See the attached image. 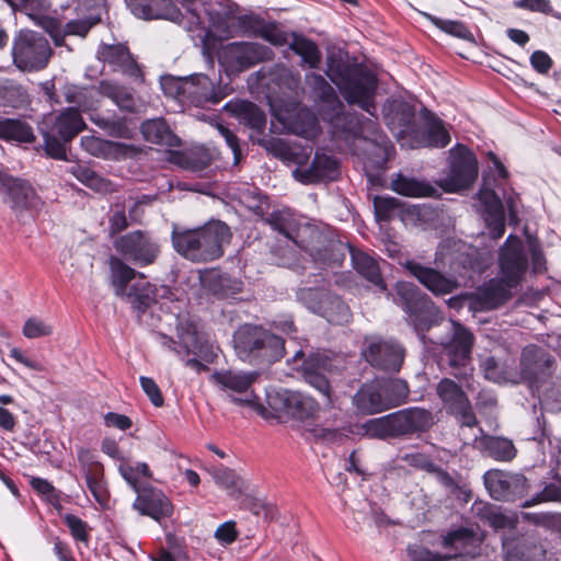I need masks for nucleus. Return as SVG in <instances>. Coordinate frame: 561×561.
Segmentation results:
<instances>
[{
  "label": "nucleus",
  "mask_w": 561,
  "mask_h": 561,
  "mask_svg": "<svg viewBox=\"0 0 561 561\" xmlns=\"http://www.w3.org/2000/svg\"><path fill=\"white\" fill-rule=\"evenodd\" d=\"M382 383V390L390 399V409L404 402L409 394V389L405 381L396 380H380Z\"/></svg>",
  "instance_id": "obj_55"
},
{
  "label": "nucleus",
  "mask_w": 561,
  "mask_h": 561,
  "mask_svg": "<svg viewBox=\"0 0 561 561\" xmlns=\"http://www.w3.org/2000/svg\"><path fill=\"white\" fill-rule=\"evenodd\" d=\"M515 286L508 285L505 278L500 276V278L491 279L479 289V298L484 308L494 309L510 297V289Z\"/></svg>",
  "instance_id": "obj_37"
},
{
  "label": "nucleus",
  "mask_w": 561,
  "mask_h": 561,
  "mask_svg": "<svg viewBox=\"0 0 561 561\" xmlns=\"http://www.w3.org/2000/svg\"><path fill=\"white\" fill-rule=\"evenodd\" d=\"M78 460L84 477L104 472L102 463L96 459V456L88 449H79Z\"/></svg>",
  "instance_id": "obj_61"
},
{
  "label": "nucleus",
  "mask_w": 561,
  "mask_h": 561,
  "mask_svg": "<svg viewBox=\"0 0 561 561\" xmlns=\"http://www.w3.org/2000/svg\"><path fill=\"white\" fill-rule=\"evenodd\" d=\"M408 553L411 561H448L453 559L451 554L435 553L420 546L409 547Z\"/></svg>",
  "instance_id": "obj_64"
},
{
  "label": "nucleus",
  "mask_w": 561,
  "mask_h": 561,
  "mask_svg": "<svg viewBox=\"0 0 561 561\" xmlns=\"http://www.w3.org/2000/svg\"><path fill=\"white\" fill-rule=\"evenodd\" d=\"M225 110L236 117L240 124L262 133L266 125L265 113L255 104L248 101H231Z\"/></svg>",
  "instance_id": "obj_29"
},
{
  "label": "nucleus",
  "mask_w": 561,
  "mask_h": 561,
  "mask_svg": "<svg viewBox=\"0 0 561 561\" xmlns=\"http://www.w3.org/2000/svg\"><path fill=\"white\" fill-rule=\"evenodd\" d=\"M53 55L48 39L41 33L20 31L13 39L12 57L18 69L25 72L43 70Z\"/></svg>",
  "instance_id": "obj_5"
},
{
  "label": "nucleus",
  "mask_w": 561,
  "mask_h": 561,
  "mask_svg": "<svg viewBox=\"0 0 561 561\" xmlns=\"http://www.w3.org/2000/svg\"><path fill=\"white\" fill-rule=\"evenodd\" d=\"M284 409L297 419L314 417L319 412V404L313 398L297 391H285L282 394Z\"/></svg>",
  "instance_id": "obj_31"
},
{
  "label": "nucleus",
  "mask_w": 561,
  "mask_h": 561,
  "mask_svg": "<svg viewBox=\"0 0 561 561\" xmlns=\"http://www.w3.org/2000/svg\"><path fill=\"white\" fill-rule=\"evenodd\" d=\"M327 75L337 85L341 94L348 103L357 104L364 111L374 115L377 79L370 70L359 65H331Z\"/></svg>",
  "instance_id": "obj_3"
},
{
  "label": "nucleus",
  "mask_w": 561,
  "mask_h": 561,
  "mask_svg": "<svg viewBox=\"0 0 561 561\" xmlns=\"http://www.w3.org/2000/svg\"><path fill=\"white\" fill-rule=\"evenodd\" d=\"M133 507L141 515L149 516L158 522L173 513V505L170 500L160 490L151 486H147L137 494Z\"/></svg>",
  "instance_id": "obj_23"
},
{
  "label": "nucleus",
  "mask_w": 561,
  "mask_h": 561,
  "mask_svg": "<svg viewBox=\"0 0 561 561\" xmlns=\"http://www.w3.org/2000/svg\"><path fill=\"white\" fill-rule=\"evenodd\" d=\"M267 222L275 231L294 241L301 219L297 218L290 210L284 209L272 213Z\"/></svg>",
  "instance_id": "obj_41"
},
{
  "label": "nucleus",
  "mask_w": 561,
  "mask_h": 561,
  "mask_svg": "<svg viewBox=\"0 0 561 561\" xmlns=\"http://www.w3.org/2000/svg\"><path fill=\"white\" fill-rule=\"evenodd\" d=\"M527 264L523 242L517 237L510 236L500 250V276L504 277L508 285H517L527 270Z\"/></svg>",
  "instance_id": "obj_14"
},
{
  "label": "nucleus",
  "mask_w": 561,
  "mask_h": 561,
  "mask_svg": "<svg viewBox=\"0 0 561 561\" xmlns=\"http://www.w3.org/2000/svg\"><path fill=\"white\" fill-rule=\"evenodd\" d=\"M102 0H91L88 7L89 14L83 15L81 19L71 20L64 26L62 33L53 34V39L56 46H62L65 36L76 35L85 37L89 31L101 21Z\"/></svg>",
  "instance_id": "obj_26"
},
{
  "label": "nucleus",
  "mask_w": 561,
  "mask_h": 561,
  "mask_svg": "<svg viewBox=\"0 0 561 561\" xmlns=\"http://www.w3.org/2000/svg\"><path fill=\"white\" fill-rule=\"evenodd\" d=\"M98 92L110 99L121 110L133 111L136 106V101L133 93L125 87L111 80L100 81Z\"/></svg>",
  "instance_id": "obj_38"
},
{
  "label": "nucleus",
  "mask_w": 561,
  "mask_h": 561,
  "mask_svg": "<svg viewBox=\"0 0 561 561\" xmlns=\"http://www.w3.org/2000/svg\"><path fill=\"white\" fill-rule=\"evenodd\" d=\"M257 377L259 374L256 371L227 369L215 371L211 379L222 390L229 392V397L233 402L262 408L256 403L257 397L251 389Z\"/></svg>",
  "instance_id": "obj_11"
},
{
  "label": "nucleus",
  "mask_w": 561,
  "mask_h": 561,
  "mask_svg": "<svg viewBox=\"0 0 561 561\" xmlns=\"http://www.w3.org/2000/svg\"><path fill=\"white\" fill-rule=\"evenodd\" d=\"M390 187L396 193L408 197H431L437 193V190L430 183L401 173L391 179Z\"/></svg>",
  "instance_id": "obj_34"
},
{
  "label": "nucleus",
  "mask_w": 561,
  "mask_h": 561,
  "mask_svg": "<svg viewBox=\"0 0 561 561\" xmlns=\"http://www.w3.org/2000/svg\"><path fill=\"white\" fill-rule=\"evenodd\" d=\"M427 145L431 147L443 148L450 141V136L446 130L443 122L438 118H433L428 122L427 130Z\"/></svg>",
  "instance_id": "obj_52"
},
{
  "label": "nucleus",
  "mask_w": 561,
  "mask_h": 561,
  "mask_svg": "<svg viewBox=\"0 0 561 561\" xmlns=\"http://www.w3.org/2000/svg\"><path fill=\"white\" fill-rule=\"evenodd\" d=\"M391 414L394 438H412L427 432L434 424L433 415L422 408H408Z\"/></svg>",
  "instance_id": "obj_16"
},
{
  "label": "nucleus",
  "mask_w": 561,
  "mask_h": 561,
  "mask_svg": "<svg viewBox=\"0 0 561 561\" xmlns=\"http://www.w3.org/2000/svg\"><path fill=\"white\" fill-rule=\"evenodd\" d=\"M141 134L147 141L169 147L179 146L180 139L170 130L162 118L148 119L141 125Z\"/></svg>",
  "instance_id": "obj_36"
},
{
  "label": "nucleus",
  "mask_w": 561,
  "mask_h": 561,
  "mask_svg": "<svg viewBox=\"0 0 561 561\" xmlns=\"http://www.w3.org/2000/svg\"><path fill=\"white\" fill-rule=\"evenodd\" d=\"M318 313L335 324L347 323L351 318L348 306L340 297L330 293H328L325 301Z\"/></svg>",
  "instance_id": "obj_42"
},
{
  "label": "nucleus",
  "mask_w": 561,
  "mask_h": 561,
  "mask_svg": "<svg viewBox=\"0 0 561 561\" xmlns=\"http://www.w3.org/2000/svg\"><path fill=\"white\" fill-rule=\"evenodd\" d=\"M432 21L438 28H440L447 34H450L461 39L472 38L471 32L467 28V26L463 23L459 21L440 20L437 18H433Z\"/></svg>",
  "instance_id": "obj_59"
},
{
  "label": "nucleus",
  "mask_w": 561,
  "mask_h": 561,
  "mask_svg": "<svg viewBox=\"0 0 561 561\" xmlns=\"http://www.w3.org/2000/svg\"><path fill=\"white\" fill-rule=\"evenodd\" d=\"M273 51L259 43L234 42L221 48L218 55L220 64L230 73H239L259 62L271 60Z\"/></svg>",
  "instance_id": "obj_8"
},
{
  "label": "nucleus",
  "mask_w": 561,
  "mask_h": 561,
  "mask_svg": "<svg viewBox=\"0 0 561 561\" xmlns=\"http://www.w3.org/2000/svg\"><path fill=\"white\" fill-rule=\"evenodd\" d=\"M329 291L319 288H300L297 298L312 312L318 313Z\"/></svg>",
  "instance_id": "obj_53"
},
{
  "label": "nucleus",
  "mask_w": 561,
  "mask_h": 561,
  "mask_svg": "<svg viewBox=\"0 0 561 561\" xmlns=\"http://www.w3.org/2000/svg\"><path fill=\"white\" fill-rule=\"evenodd\" d=\"M8 194L16 208H26L35 205L36 194L32 186L20 179L8 181Z\"/></svg>",
  "instance_id": "obj_44"
},
{
  "label": "nucleus",
  "mask_w": 561,
  "mask_h": 561,
  "mask_svg": "<svg viewBox=\"0 0 561 561\" xmlns=\"http://www.w3.org/2000/svg\"><path fill=\"white\" fill-rule=\"evenodd\" d=\"M403 266L412 276L417 278L422 285L435 295L449 294L457 286L455 280L447 278L436 270L423 266L415 261H407Z\"/></svg>",
  "instance_id": "obj_25"
},
{
  "label": "nucleus",
  "mask_w": 561,
  "mask_h": 561,
  "mask_svg": "<svg viewBox=\"0 0 561 561\" xmlns=\"http://www.w3.org/2000/svg\"><path fill=\"white\" fill-rule=\"evenodd\" d=\"M312 436L322 443H342L345 438L351 437L352 435L348 433L347 427H343L341 430L336 428H325L322 426H314L310 430Z\"/></svg>",
  "instance_id": "obj_58"
},
{
  "label": "nucleus",
  "mask_w": 561,
  "mask_h": 561,
  "mask_svg": "<svg viewBox=\"0 0 561 561\" xmlns=\"http://www.w3.org/2000/svg\"><path fill=\"white\" fill-rule=\"evenodd\" d=\"M354 136L369 140L380 147H386L387 144L386 136L379 129L377 123L371 118H367L366 121L360 122L354 131Z\"/></svg>",
  "instance_id": "obj_50"
},
{
  "label": "nucleus",
  "mask_w": 561,
  "mask_h": 561,
  "mask_svg": "<svg viewBox=\"0 0 561 561\" xmlns=\"http://www.w3.org/2000/svg\"><path fill=\"white\" fill-rule=\"evenodd\" d=\"M110 265L115 295L117 297H124L129 290V282L135 278L137 273L118 257H111Z\"/></svg>",
  "instance_id": "obj_43"
},
{
  "label": "nucleus",
  "mask_w": 561,
  "mask_h": 561,
  "mask_svg": "<svg viewBox=\"0 0 561 561\" xmlns=\"http://www.w3.org/2000/svg\"><path fill=\"white\" fill-rule=\"evenodd\" d=\"M175 251L192 262H209L224 254V245L230 241L231 232L222 221H210L196 229L172 231Z\"/></svg>",
  "instance_id": "obj_1"
},
{
  "label": "nucleus",
  "mask_w": 561,
  "mask_h": 561,
  "mask_svg": "<svg viewBox=\"0 0 561 561\" xmlns=\"http://www.w3.org/2000/svg\"><path fill=\"white\" fill-rule=\"evenodd\" d=\"M81 146L92 156L106 157L114 149L119 148L122 145L118 142L104 140L95 136H84L81 138Z\"/></svg>",
  "instance_id": "obj_49"
},
{
  "label": "nucleus",
  "mask_w": 561,
  "mask_h": 561,
  "mask_svg": "<svg viewBox=\"0 0 561 561\" xmlns=\"http://www.w3.org/2000/svg\"><path fill=\"white\" fill-rule=\"evenodd\" d=\"M238 356L245 362L272 363L284 355V341L262 327L244 324L233 335Z\"/></svg>",
  "instance_id": "obj_4"
},
{
  "label": "nucleus",
  "mask_w": 561,
  "mask_h": 561,
  "mask_svg": "<svg viewBox=\"0 0 561 561\" xmlns=\"http://www.w3.org/2000/svg\"><path fill=\"white\" fill-rule=\"evenodd\" d=\"M84 128L85 123L80 112L75 107H70L55 117L51 131L56 133L61 140L70 141Z\"/></svg>",
  "instance_id": "obj_32"
},
{
  "label": "nucleus",
  "mask_w": 561,
  "mask_h": 561,
  "mask_svg": "<svg viewBox=\"0 0 561 561\" xmlns=\"http://www.w3.org/2000/svg\"><path fill=\"white\" fill-rule=\"evenodd\" d=\"M505 561H525L540 560L543 549L535 540H504L503 541Z\"/></svg>",
  "instance_id": "obj_33"
},
{
  "label": "nucleus",
  "mask_w": 561,
  "mask_h": 561,
  "mask_svg": "<svg viewBox=\"0 0 561 561\" xmlns=\"http://www.w3.org/2000/svg\"><path fill=\"white\" fill-rule=\"evenodd\" d=\"M93 89H84L76 85H67L64 88V98L68 103L76 104L82 111H90L95 108V102L90 100L93 94Z\"/></svg>",
  "instance_id": "obj_48"
},
{
  "label": "nucleus",
  "mask_w": 561,
  "mask_h": 561,
  "mask_svg": "<svg viewBox=\"0 0 561 561\" xmlns=\"http://www.w3.org/2000/svg\"><path fill=\"white\" fill-rule=\"evenodd\" d=\"M483 480L490 495L497 501H514L526 492L527 480L523 474L489 470Z\"/></svg>",
  "instance_id": "obj_15"
},
{
  "label": "nucleus",
  "mask_w": 561,
  "mask_h": 561,
  "mask_svg": "<svg viewBox=\"0 0 561 561\" xmlns=\"http://www.w3.org/2000/svg\"><path fill=\"white\" fill-rule=\"evenodd\" d=\"M266 148L275 156L290 160L297 164L293 176L302 184H316L323 181H333L337 176V160L332 156L316 152L309 163V153L297 152L282 139H272Z\"/></svg>",
  "instance_id": "obj_2"
},
{
  "label": "nucleus",
  "mask_w": 561,
  "mask_h": 561,
  "mask_svg": "<svg viewBox=\"0 0 561 561\" xmlns=\"http://www.w3.org/2000/svg\"><path fill=\"white\" fill-rule=\"evenodd\" d=\"M552 357L541 347L535 345L526 346L520 355V378L530 387L550 376Z\"/></svg>",
  "instance_id": "obj_17"
},
{
  "label": "nucleus",
  "mask_w": 561,
  "mask_h": 561,
  "mask_svg": "<svg viewBox=\"0 0 561 561\" xmlns=\"http://www.w3.org/2000/svg\"><path fill=\"white\" fill-rule=\"evenodd\" d=\"M131 13L142 20L164 19L182 22L181 11L171 0H125Z\"/></svg>",
  "instance_id": "obj_22"
},
{
  "label": "nucleus",
  "mask_w": 561,
  "mask_h": 561,
  "mask_svg": "<svg viewBox=\"0 0 561 561\" xmlns=\"http://www.w3.org/2000/svg\"><path fill=\"white\" fill-rule=\"evenodd\" d=\"M53 333V327L38 318H30L23 327V334L27 339H38Z\"/></svg>",
  "instance_id": "obj_60"
},
{
  "label": "nucleus",
  "mask_w": 561,
  "mask_h": 561,
  "mask_svg": "<svg viewBox=\"0 0 561 561\" xmlns=\"http://www.w3.org/2000/svg\"><path fill=\"white\" fill-rule=\"evenodd\" d=\"M278 119L288 131L306 139H313L320 130L317 117L307 108H297L294 115H280Z\"/></svg>",
  "instance_id": "obj_28"
},
{
  "label": "nucleus",
  "mask_w": 561,
  "mask_h": 561,
  "mask_svg": "<svg viewBox=\"0 0 561 561\" xmlns=\"http://www.w3.org/2000/svg\"><path fill=\"white\" fill-rule=\"evenodd\" d=\"M353 403L364 414H376L390 409V399L382 390L380 380L363 385L355 393Z\"/></svg>",
  "instance_id": "obj_24"
},
{
  "label": "nucleus",
  "mask_w": 561,
  "mask_h": 561,
  "mask_svg": "<svg viewBox=\"0 0 561 561\" xmlns=\"http://www.w3.org/2000/svg\"><path fill=\"white\" fill-rule=\"evenodd\" d=\"M118 472L137 494L147 488L142 479L149 480L152 478V472L146 462L133 465L128 461H122L118 466Z\"/></svg>",
  "instance_id": "obj_39"
},
{
  "label": "nucleus",
  "mask_w": 561,
  "mask_h": 561,
  "mask_svg": "<svg viewBox=\"0 0 561 561\" xmlns=\"http://www.w3.org/2000/svg\"><path fill=\"white\" fill-rule=\"evenodd\" d=\"M289 47L311 68L318 67L321 61V53L318 46L310 39L294 35L293 41L289 43Z\"/></svg>",
  "instance_id": "obj_46"
},
{
  "label": "nucleus",
  "mask_w": 561,
  "mask_h": 561,
  "mask_svg": "<svg viewBox=\"0 0 561 561\" xmlns=\"http://www.w3.org/2000/svg\"><path fill=\"white\" fill-rule=\"evenodd\" d=\"M169 160L172 163L193 172L202 171L206 167L204 162L197 160L194 156L180 151L170 152Z\"/></svg>",
  "instance_id": "obj_62"
},
{
  "label": "nucleus",
  "mask_w": 561,
  "mask_h": 561,
  "mask_svg": "<svg viewBox=\"0 0 561 561\" xmlns=\"http://www.w3.org/2000/svg\"><path fill=\"white\" fill-rule=\"evenodd\" d=\"M125 211L126 206L124 203L116 202L112 204L108 216V229L111 234H116L128 227Z\"/></svg>",
  "instance_id": "obj_57"
},
{
  "label": "nucleus",
  "mask_w": 561,
  "mask_h": 561,
  "mask_svg": "<svg viewBox=\"0 0 561 561\" xmlns=\"http://www.w3.org/2000/svg\"><path fill=\"white\" fill-rule=\"evenodd\" d=\"M347 431L353 436L367 437L371 439L394 438L391 414L370 419L360 424L347 426Z\"/></svg>",
  "instance_id": "obj_30"
},
{
  "label": "nucleus",
  "mask_w": 561,
  "mask_h": 561,
  "mask_svg": "<svg viewBox=\"0 0 561 561\" xmlns=\"http://www.w3.org/2000/svg\"><path fill=\"white\" fill-rule=\"evenodd\" d=\"M363 356L374 367L385 371H399L404 359L403 347L392 341L381 337L365 339Z\"/></svg>",
  "instance_id": "obj_12"
},
{
  "label": "nucleus",
  "mask_w": 561,
  "mask_h": 561,
  "mask_svg": "<svg viewBox=\"0 0 561 561\" xmlns=\"http://www.w3.org/2000/svg\"><path fill=\"white\" fill-rule=\"evenodd\" d=\"M114 247L126 260L139 265L152 264L160 253V245L147 232L131 231L117 238Z\"/></svg>",
  "instance_id": "obj_10"
},
{
  "label": "nucleus",
  "mask_w": 561,
  "mask_h": 561,
  "mask_svg": "<svg viewBox=\"0 0 561 561\" xmlns=\"http://www.w3.org/2000/svg\"><path fill=\"white\" fill-rule=\"evenodd\" d=\"M0 138L32 142L34 135L32 128L20 119L5 118L0 121Z\"/></svg>",
  "instance_id": "obj_45"
},
{
  "label": "nucleus",
  "mask_w": 561,
  "mask_h": 561,
  "mask_svg": "<svg viewBox=\"0 0 561 561\" xmlns=\"http://www.w3.org/2000/svg\"><path fill=\"white\" fill-rule=\"evenodd\" d=\"M437 394L445 409L454 414L461 425L472 427L477 420L469 399L463 390L451 379L444 378L437 385Z\"/></svg>",
  "instance_id": "obj_13"
},
{
  "label": "nucleus",
  "mask_w": 561,
  "mask_h": 561,
  "mask_svg": "<svg viewBox=\"0 0 561 561\" xmlns=\"http://www.w3.org/2000/svg\"><path fill=\"white\" fill-rule=\"evenodd\" d=\"M482 538L478 529L473 527H459L450 530L443 537L442 545L444 548L454 550L450 553L454 558L461 554H470L480 545Z\"/></svg>",
  "instance_id": "obj_27"
},
{
  "label": "nucleus",
  "mask_w": 561,
  "mask_h": 561,
  "mask_svg": "<svg viewBox=\"0 0 561 561\" xmlns=\"http://www.w3.org/2000/svg\"><path fill=\"white\" fill-rule=\"evenodd\" d=\"M85 483L89 489V491L92 493L95 501L101 506H106L108 503V491L106 488V483L104 480V472L101 473H93L90 476L84 477Z\"/></svg>",
  "instance_id": "obj_54"
},
{
  "label": "nucleus",
  "mask_w": 561,
  "mask_h": 561,
  "mask_svg": "<svg viewBox=\"0 0 561 561\" xmlns=\"http://www.w3.org/2000/svg\"><path fill=\"white\" fill-rule=\"evenodd\" d=\"M554 479L556 482L546 484L540 493L530 501H526L523 506L529 507L542 502H561V477L556 476Z\"/></svg>",
  "instance_id": "obj_56"
},
{
  "label": "nucleus",
  "mask_w": 561,
  "mask_h": 561,
  "mask_svg": "<svg viewBox=\"0 0 561 561\" xmlns=\"http://www.w3.org/2000/svg\"><path fill=\"white\" fill-rule=\"evenodd\" d=\"M332 363L324 353H312L301 364V371L305 380L317 389L324 399L325 407H332L331 387L325 373L332 369Z\"/></svg>",
  "instance_id": "obj_19"
},
{
  "label": "nucleus",
  "mask_w": 561,
  "mask_h": 561,
  "mask_svg": "<svg viewBox=\"0 0 561 561\" xmlns=\"http://www.w3.org/2000/svg\"><path fill=\"white\" fill-rule=\"evenodd\" d=\"M374 207L377 218L388 220L392 211L399 207V201L389 196H376Z\"/></svg>",
  "instance_id": "obj_63"
},
{
  "label": "nucleus",
  "mask_w": 561,
  "mask_h": 561,
  "mask_svg": "<svg viewBox=\"0 0 561 561\" xmlns=\"http://www.w3.org/2000/svg\"><path fill=\"white\" fill-rule=\"evenodd\" d=\"M478 176V161L465 146L450 150V170L439 183L446 192H458L469 187Z\"/></svg>",
  "instance_id": "obj_9"
},
{
  "label": "nucleus",
  "mask_w": 561,
  "mask_h": 561,
  "mask_svg": "<svg viewBox=\"0 0 561 561\" xmlns=\"http://www.w3.org/2000/svg\"><path fill=\"white\" fill-rule=\"evenodd\" d=\"M449 327L453 333L451 339L439 342L443 346V356L456 378L468 380L473 373L471 358L473 335L458 322L450 321Z\"/></svg>",
  "instance_id": "obj_6"
},
{
  "label": "nucleus",
  "mask_w": 561,
  "mask_h": 561,
  "mask_svg": "<svg viewBox=\"0 0 561 561\" xmlns=\"http://www.w3.org/2000/svg\"><path fill=\"white\" fill-rule=\"evenodd\" d=\"M306 83L313 99L320 103L323 119H328L337 126L339 122L344 119V117H340L343 104L339 100L334 89L323 77L317 73L307 75Z\"/></svg>",
  "instance_id": "obj_18"
},
{
  "label": "nucleus",
  "mask_w": 561,
  "mask_h": 561,
  "mask_svg": "<svg viewBox=\"0 0 561 561\" xmlns=\"http://www.w3.org/2000/svg\"><path fill=\"white\" fill-rule=\"evenodd\" d=\"M96 58L107 64L114 71L122 72L135 79L140 77L139 66L133 58L129 49L123 44H101L96 53Z\"/></svg>",
  "instance_id": "obj_21"
},
{
  "label": "nucleus",
  "mask_w": 561,
  "mask_h": 561,
  "mask_svg": "<svg viewBox=\"0 0 561 561\" xmlns=\"http://www.w3.org/2000/svg\"><path fill=\"white\" fill-rule=\"evenodd\" d=\"M215 483L232 497H239L245 490V481L233 470L219 467L209 470Z\"/></svg>",
  "instance_id": "obj_40"
},
{
  "label": "nucleus",
  "mask_w": 561,
  "mask_h": 561,
  "mask_svg": "<svg viewBox=\"0 0 561 561\" xmlns=\"http://www.w3.org/2000/svg\"><path fill=\"white\" fill-rule=\"evenodd\" d=\"M352 263L354 268L368 282L377 286L380 290L386 289V285L380 275L377 262L363 251L350 248Z\"/></svg>",
  "instance_id": "obj_35"
},
{
  "label": "nucleus",
  "mask_w": 561,
  "mask_h": 561,
  "mask_svg": "<svg viewBox=\"0 0 561 561\" xmlns=\"http://www.w3.org/2000/svg\"><path fill=\"white\" fill-rule=\"evenodd\" d=\"M27 102V93L20 85L11 81L3 82L0 105L18 107Z\"/></svg>",
  "instance_id": "obj_51"
},
{
  "label": "nucleus",
  "mask_w": 561,
  "mask_h": 561,
  "mask_svg": "<svg viewBox=\"0 0 561 561\" xmlns=\"http://www.w3.org/2000/svg\"><path fill=\"white\" fill-rule=\"evenodd\" d=\"M168 84L179 87L178 89H181L184 101L195 105L219 101V98L215 94L214 83L203 73L193 75L182 80H170Z\"/></svg>",
  "instance_id": "obj_20"
},
{
  "label": "nucleus",
  "mask_w": 561,
  "mask_h": 561,
  "mask_svg": "<svg viewBox=\"0 0 561 561\" xmlns=\"http://www.w3.org/2000/svg\"><path fill=\"white\" fill-rule=\"evenodd\" d=\"M293 242L322 264L336 263L341 260L339 251L342 244L335 242L329 232L306 220H301Z\"/></svg>",
  "instance_id": "obj_7"
},
{
  "label": "nucleus",
  "mask_w": 561,
  "mask_h": 561,
  "mask_svg": "<svg viewBox=\"0 0 561 561\" xmlns=\"http://www.w3.org/2000/svg\"><path fill=\"white\" fill-rule=\"evenodd\" d=\"M124 297L135 308L142 310L154 300V288L149 283L133 285Z\"/></svg>",
  "instance_id": "obj_47"
}]
</instances>
